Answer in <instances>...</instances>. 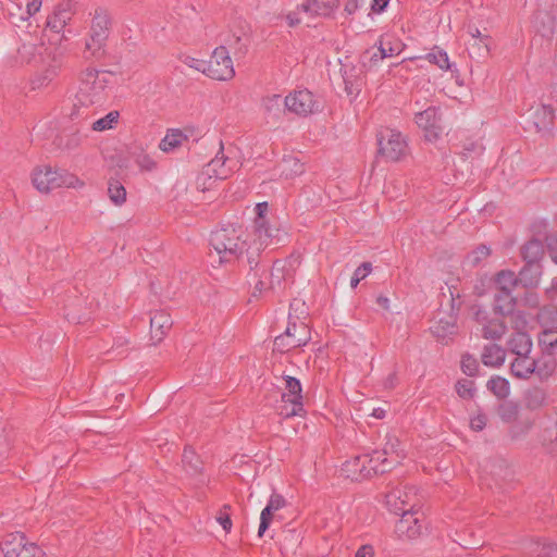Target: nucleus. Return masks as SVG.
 <instances>
[{
  "instance_id": "1",
  "label": "nucleus",
  "mask_w": 557,
  "mask_h": 557,
  "mask_svg": "<svg viewBox=\"0 0 557 557\" xmlns=\"http://www.w3.org/2000/svg\"><path fill=\"white\" fill-rule=\"evenodd\" d=\"M240 226L227 225L211 233L210 245L220 257V262H231L243 258L247 239H243Z\"/></svg>"
},
{
  "instance_id": "2",
  "label": "nucleus",
  "mask_w": 557,
  "mask_h": 557,
  "mask_svg": "<svg viewBox=\"0 0 557 557\" xmlns=\"http://www.w3.org/2000/svg\"><path fill=\"white\" fill-rule=\"evenodd\" d=\"M32 182L34 187L40 193H49L60 187L77 188L84 186V183L75 175L65 171H55L50 166H38L33 171Z\"/></svg>"
},
{
  "instance_id": "3",
  "label": "nucleus",
  "mask_w": 557,
  "mask_h": 557,
  "mask_svg": "<svg viewBox=\"0 0 557 557\" xmlns=\"http://www.w3.org/2000/svg\"><path fill=\"white\" fill-rule=\"evenodd\" d=\"M278 243V238L269 237L268 240H262L260 236H250L247 240V246L244 248L245 256L239 258L242 261H246L249 265L250 272H252L255 278V286L252 296L257 297L262 294L265 282L261 278V274L264 273V268L260 271V252L271 244Z\"/></svg>"
},
{
  "instance_id": "4",
  "label": "nucleus",
  "mask_w": 557,
  "mask_h": 557,
  "mask_svg": "<svg viewBox=\"0 0 557 557\" xmlns=\"http://www.w3.org/2000/svg\"><path fill=\"white\" fill-rule=\"evenodd\" d=\"M109 84L107 73L95 69H86L82 72L76 96L89 103L101 106L104 101V90Z\"/></svg>"
},
{
  "instance_id": "5",
  "label": "nucleus",
  "mask_w": 557,
  "mask_h": 557,
  "mask_svg": "<svg viewBox=\"0 0 557 557\" xmlns=\"http://www.w3.org/2000/svg\"><path fill=\"white\" fill-rule=\"evenodd\" d=\"M111 18L104 9H96L91 21L89 39L85 45L86 58H100L110 34Z\"/></svg>"
},
{
  "instance_id": "6",
  "label": "nucleus",
  "mask_w": 557,
  "mask_h": 557,
  "mask_svg": "<svg viewBox=\"0 0 557 557\" xmlns=\"http://www.w3.org/2000/svg\"><path fill=\"white\" fill-rule=\"evenodd\" d=\"M379 153L388 161H399L408 153V145L404 136L394 129H386L377 138Z\"/></svg>"
},
{
  "instance_id": "7",
  "label": "nucleus",
  "mask_w": 557,
  "mask_h": 557,
  "mask_svg": "<svg viewBox=\"0 0 557 557\" xmlns=\"http://www.w3.org/2000/svg\"><path fill=\"white\" fill-rule=\"evenodd\" d=\"M310 341V331L305 323L289 322L285 332L274 339V350L284 354L305 346Z\"/></svg>"
},
{
  "instance_id": "8",
  "label": "nucleus",
  "mask_w": 557,
  "mask_h": 557,
  "mask_svg": "<svg viewBox=\"0 0 557 557\" xmlns=\"http://www.w3.org/2000/svg\"><path fill=\"white\" fill-rule=\"evenodd\" d=\"M206 75L216 81H228L234 77L233 61L224 46L215 48L211 58L206 61Z\"/></svg>"
},
{
  "instance_id": "9",
  "label": "nucleus",
  "mask_w": 557,
  "mask_h": 557,
  "mask_svg": "<svg viewBox=\"0 0 557 557\" xmlns=\"http://www.w3.org/2000/svg\"><path fill=\"white\" fill-rule=\"evenodd\" d=\"M394 461L384 459L381 465L368 467L367 459H363V455L356 456L351 460H347L343 465V471L348 478L352 480H359L369 478L372 474H384L391 471L395 467Z\"/></svg>"
},
{
  "instance_id": "10",
  "label": "nucleus",
  "mask_w": 557,
  "mask_h": 557,
  "mask_svg": "<svg viewBox=\"0 0 557 557\" xmlns=\"http://www.w3.org/2000/svg\"><path fill=\"white\" fill-rule=\"evenodd\" d=\"M472 310L475 322L481 326L480 332L483 338L498 341L506 334L507 326L503 317L493 318L486 309L480 306H474Z\"/></svg>"
},
{
  "instance_id": "11",
  "label": "nucleus",
  "mask_w": 557,
  "mask_h": 557,
  "mask_svg": "<svg viewBox=\"0 0 557 557\" xmlns=\"http://www.w3.org/2000/svg\"><path fill=\"white\" fill-rule=\"evenodd\" d=\"M21 41L17 48V63L38 65L46 62L47 48L38 37L25 34V38H21Z\"/></svg>"
},
{
  "instance_id": "12",
  "label": "nucleus",
  "mask_w": 557,
  "mask_h": 557,
  "mask_svg": "<svg viewBox=\"0 0 557 557\" xmlns=\"http://www.w3.org/2000/svg\"><path fill=\"white\" fill-rule=\"evenodd\" d=\"M401 518L396 522L395 533L400 539L413 540L422 534L423 513L419 509H414V505H410L408 510L399 513Z\"/></svg>"
},
{
  "instance_id": "13",
  "label": "nucleus",
  "mask_w": 557,
  "mask_h": 557,
  "mask_svg": "<svg viewBox=\"0 0 557 557\" xmlns=\"http://www.w3.org/2000/svg\"><path fill=\"white\" fill-rule=\"evenodd\" d=\"M285 380V389L286 393L281 394L282 403H288L290 405V409H281L276 408L280 416H283L285 418L294 417L300 414V412L304 410L302 405V395H301V384L299 380L296 377L286 375L284 377Z\"/></svg>"
},
{
  "instance_id": "14",
  "label": "nucleus",
  "mask_w": 557,
  "mask_h": 557,
  "mask_svg": "<svg viewBox=\"0 0 557 557\" xmlns=\"http://www.w3.org/2000/svg\"><path fill=\"white\" fill-rule=\"evenodd\" d=\"M284 106L288 111L302 116H307L320 110L319 102L308 89L298 90L286 96Z\"/></svg>"
},
{
  "instance_id": "15",
  "label": "nucleus",
  "mask_w": 557,
  "mask_h": 557,
  "mask_svg": "<svg viewBox=\"0 0 557 557\" xmlns=\"http://www.w3.org/2000/svg\"><path fill=\"white\" fill-rule=\"evenodd\" d=\"M527 122L534 127L537 133H548L554 126V110L550 106L539 104L528 111Z\"/></svg>"
},
{
  "instance_id": "16",
  "label": "nucleus",
  "mask_w": 557,
  "mask_h": 557,
  "mask_svg": "<svg viewBox=\"0 0 557 557\" xmlns=\"http://www.w3.org/2000/svg\"><path fill=\"white\" fill-rule=\"evenodd\" d=\"M416 123L419 127L425 131V137L428 140H434L438 137L442 132L441 116L438 110L435 107H429L424 111L416 114Z\"/></svg>"
},
{
  "instance_id": "17",
  "label": "nucleus",
  "mask_w": 557,
  "mask_h": 557,
  "mask_svg": "<svg viewBox=\"0 0 557 557\" xmlns=\"http://www.w3.org/2000/svg\"><path fill=\"white\" fill-rule=\"evenodd\" d=\"M416 496L413 487H409L408 490H394L386 494V506L388 510L395 515L403 513V511L408 510L410 505H417L413 502V497Z\"/></svg>"
},
{
  "instance_id": "18",
  "label": "nucleus",
  "mask_w": 557,
  "mask_h": 557,
  "mask_svg": "<svg viewBox=\"0 0 557 557\" xmlns=\"http://www.w3.org/2000/svg\"><path fill=\"white\" fill-rule=\"evenodd\" d=\"M364 64H342L341 73L348 95H358L363 85Z\"/></svg>"
},
{
  "instance_id": "19",
  "label": "nucleus",
  "mask_w": 557,
  "mask_h": 557,
  "mask_svg": "<svg viewBox=\"0 0 557 557\" xmlns=\"http://www.w3.org/2000/svg\"><path fill=\"white\" fill-rule=\"evenodd\" d=\"M228 158L223 152V145L220 144V151L216 153L215 158L212 159L205 168H203V178H209L210 174L214 175V178L225 180L230 173L233 171V166L231 164Z\"/></svg>"
},
{
  "instance_id": "20",
  "label": "nucleus",
  "mask_w": 557,
  "mask_h": 557,
  "mask_svg": "<svg viewBox=\"0 0 557 557\" xmlns=\"http://www.w3.org/2000/svg\"><path fill=\"white\" fill-rule=\"evenodd\" d=\"M268 208V202H259L256 205L257 218L253 222V231L250 234V236H260L263 242L268 240L269 237L277 238L278 233V230L272 228L268 225L265 220Z\"/></svg>"
},
{
  "instance_id": "21",
  "label": "nucleus",
  "mask_w": 557,
  "mask_h": 557,
  "mask_svg": "<svg viewBox=\"0 0 557 557\" xmlns=\"http://www.w3.org/2000/svg\"><path fill=\"white\" fill-rule=\"evenodd\" d=\"M292 271V262L287 260H276L273 262L271 272H270V283L269 286L263 290L271 289L273 292H277L284 288V282L289 280Z\"/></svg>"
},
{
  "instance_id": "22",
  "label": "nucleus",
  "mask_w": 557,
  "mask_h": 557,
  "mask_svg": "<svg viewBox=\"0 0 557 557\" xmlns=\"http://www.w3.org/2000/svg\"><path fill=\"white\" fill-rule=\"evenodd\" d=\"M72 17V4L62 2L58 4L51 15L47 17V27L59 34Z\"/></svg>"
},
{
  "instance_id": "23",
  "label": "nucleus",
  "mask_w": 557,
  "mask_h": 557,
  "mask_svg": "<svg viewBox=\"0 0 557 557\" xmlns=\"http://www.w3.org/2000/svg\"><path fill=\"white\" fill-rule=\"evenodd\" d=\"M517 298L507 292L496 290L494 295L493 312L499 317L515 313Z\"/></svg>"
},
{
  "instance_id": "24",
  "label": "nucleus",
  "mask_w": 557,
  "mask_h": 557,
  "mask_svg": "<svg viewBox=\"0 0 557 557\" xmlns=\"http://www.w3.org/2000/svg\"><path fill=\"white\" fill-rule=\"evenodd\" d=\"M97 103H89L75 95L69 117L72 122L81 123L87 121L96 113Z\"/></svg>"
},
{
  "instance_id": "25",
  "label": "nucleus",
  "mask_w": 557,
  "mask_h": 557,
  "mask_svg": "<svg viewBox=\"0 0 557 557\" xmlns=\"http://www.w3.org/2000/svg\"><path fill=\"white\" fill-rule=\"evenodd\" d=\"M172 324L173 322L166 312L157 311L150 318L151 338L156 339L157 343L161 342Z\"/></svg>"
},
{
  "instance_id": "26",
  "label": "nucleus",
  "mask_w": 557,
  "mask_h": 557,
  "mask_svg": "<svg viewBox=\"0 0 557 557\" xmlns=\"http://www.w3.org/2000/svg\"><path fill=\"white\" fill-rule=\"evenodd\" d=\"M27 543L23 533H11L1 542V550L4 557H18L20 552H22Z\"/></svg>"
},
{
  "instance_id": "27",
  "label": "nucleus",
  "mask_w": 557,
  "mask_h": 557,
  "mask_svg": "<svg viewBox=\"0 0 557 557\" xmlns=\"http://www.w3.org/2000/svg\"><path fill=\"white\" fill-rule=\"evenodd\" d=\"M506 351L503 347L496 344L484 346L481 360L484 366L497 368L505 362Z\"/></svg>"
},
{
  "instance_id": "28",
  "label": "nucleus",
  "mask_w": 557,
  "mask_h": 557,
  "mask_svg": "<svg viewBox=\"0 0 557 557\" xmlns=\"http://www.w3.org/2000/svg\"><path fill=\"white\" fill-rule=\"evenodd\" d=\"M508 348L516 356L529 355L532 349V341L525 332H515L508 341Z\"/></svg>"
},
{
  "instance_id": "29",
  "label": "nucleus",
  "mask_w": 557,
  "mask_h": 557,
  "mask_svg": "<svg viewBox=\"0 0 557 557\" xmlns=\"http://www.w3.org/2000/svg\"><path fill=\"white\" fill-rule=\"evenodd\" d=\"M336 5V0H309L301 4V10L311 16H327Z\"/></svg>"
},
{
  "instance_id": "30",
  "label": "nucleus",
  "mask_w": 557,
  "mask_h": 557,
  "mask_svg": "<svg viewBox=\"0 0 557 557\" xmlns=\"http://www.w3.org/2000/svg\"><path fill=\"white\" fill-rule=\"evenodd\" d=\"M533 367L535 368L533 374H536L541 380H546L555 372L557 361L554 355L544 352L541 358L534 359Z\"/></svg>"
},
{
  "instance_id": "31",
  "label": "nucleus",
  "mask_w": 557,
  "mask_h": 557,
  "mask_svg": "<svg viewBox=\"0 0 557 557\" xmlns=\"http://www.w3.org/2000/svg\"><path fill=\"white\" fill-rule=\"evenodd\" d=\"M527 548L529 554L537 557H557V543L549 540L531 541Z\"/></svg>"
},
{
  "instance_id": "32",
  "label": "nucleus",
  "mask_w": 557,
  "mask_h": 557,
  "mask_svg": "<svg viewBox=\"0 0 557 557\" xmlns=\"http://www.w3.org/2000/svg\"><path fill=\"white\" fill-rule=\"evenodd\" d=\"M534 359L530 358L528 355L517 356L516 359L511 362V373L516 377L519 379H528L531 374H533L535 368Z\"/></svg>"
},
{
  "instance_id": "33",
  "label": "nucleus",
  "mask_w": 557,
  "mask_h": 557,
  "mask_svg": "<svg viewBox=\"0 0 557 557\" xmlns=\"http://www.w3.org/2000/svg\"><path fill=\"white\" fill-rule=\"evenodd\" d=\"M542 268L540 263L524 264L519 272L520 284L523 287H535L540 282Z\"/></svg>"
},
{
  "instance_id": "34",
  "label": "nucleus",
  "mask_w": 557,
  "mask_h": 557,
  "mask_svg": "<svg viewBox=\"0 0 557 557\" xmlns=\"http://www.w3.org/2000/svg\"><path fill=\"white\" fill-rule=\"evenodd\" d=\"M544 255V246L539 239H531L521 248V256L525 264L540 263Z\"/></svg>"
},
{
  "instance_id": "35",
  "label": "nucleus",
  "mask_w": 557,
  "mask_h": 557,
  "mask_svg": "<svg viewBox=\"0 0 557 557\" xmlns=\"http://www.w3.org/2000/svg\"><path fill=\"white\" fill-rule=\"evenodd\" d=\"M520 284L519 275L512 271H500L495 278L496 290L511 293Z\"/></svg>"
},
{
  "instance_id": "36",
  "label": "nucleus",
  "mask_w": 557,
  "mask_h": 557,
  "mask_svg": "<svg viewBox=\"0 0 557 557\" xmlns=\"http://www.w3.org/2000/svg\"><path fill=\"white\" fill-rule=\"evenodd\" d=\"M278 169L281 174L286 178H292L294 176L300 175L304 173V164L293 156H285L278 164Z\"/></svg>"
},
{
  "instance_id": "37",
  "label": "nucleus",
  "mask_w": 557,
  "mask_h": 557,
  "mask_svg": "<svg viewBox=\"0 0 557 557\" xmlns=\"http://www.w3.org/2000/svg\"><path fill=\"white\" fill-rule=\"evenodd\" d=\"M183 467L189 475H197L202 470V461L190 448H185L182 457Z\"/></svg>"
},
{
  "instance_id": "38",
  "label": "nucleus",
  "mask_w": 557,
  "mask_h": 557,
  "mask_svg": "<svg viewBox=\"0 0 557 557\" xmlns=\"http://www.w3.org/2000/svg\"><path fill=\"white\" fill-rule=\"evenodd\" d=\"M525 405L529 409L535 410L548 404L547 394L540 387L530 388L525 393Z\"/></svg>"
},
{
  "instance_id": "39",
  "label": "nucleus",
  "mask_w": 557,
  "mask_h": 557,
  "mask_svg": "<svg viewBox=\"0 0 557 557\" xmlns=\"http://www.w3.org/2000/svg\"><path fill=\"white\" fill-rule=\"evenodd\" d=\"M539 343L544 352L557 354V326L542 331L539 335Z\"/></svg>"
},
{
  "instance_id": "40",
  "label": "nucleus",
  "mask_w": 557,
  "mask_h": 557,
  "mask_svg": "<svg viewBox=\"0 0 557 557\" xmlns=\"http://www.w3.org/2000/svg\"><path fill=\"white\" fill-rule=\"evenodd\" d=\"M187 139V136L183 134L180 129H172L169 132L165 137L160 141L159 148L164 151L169 152L182 145L184 140Z\"/></svg>"
},
{
  "instance_id": "41",
  "label": "nucleus",
  "mask_w": 557,
  "mask_h": 557,
  "mask_svg": "<svg viewBox=\"0 0 557 557\" xmlns=\"http://www.w3.org/2000/svg\"><path fill=\"white\" fill-rule=\"evenodd\" d=\"M487 388L499 399H504L509 395V382L500 376H494L487 381Z\"/></svg>"
},
{
  "instance_id": "42",
  "label": "nucleus",
  "mask_w": 557,
  "mask_h": 557,
  "mask_svg": "<svg viewBox=\"0 0 557 557\" xmlns=\"http://www.w3.org/2000/svg\"><path fill=\"white\" fill-rule=\"evenodd\" d=\"M385 456L387 455H396L397 459L394 460L395 466L399 463V460L405 457L404 450L400 448V442L398 437L395 435H387L386 442L384 444V447L382 449ZM393 461V459H391Z\"/></svg>"
},
{
  "instance_id": "43",
  "label": "nucleus",
  "mask_w": 557,
  "mask_h": 557,
  "mask_svg": "<svg viewBox=\"0 0 557 557\" xmlns=\"http://www.w3.org/2000/svg\"><path fill=\"white\" fill-rule=\"evenodd\" d=\"M108 195L115 206H122L126 200V189L119 181L109 182Z\"/></svg>"
},
{
  "instance_id": "44",
  "label": "nucleus",
  "mask_w": 557,
  "mask_h": 557,
  "mask_svg": "<svg viewBox=\"0 0 557 557\" xmlns=\"http://www.w3.org/2000/svg\"><path fill=\"white\" fill-rule=\"evenodd\" d=\"M119 116L120 114L117 111H111L103 117L92 122L91 129L95 132H103L111 129L113 128L114 124L117 123Z\"/></svg>"
},
{
  "instance_id": "45",
  "label": "nucleus",
  "mask_w": 557,
  "mask_h": 557,
  "mask_svg": "<svg viewBox=\"0 0 557 557\" xmlns=\"http://www.w3.org/2000/svg\"><path fill=\"white\" fill-rule=\"evenodd\" d=\"M470 34L473 37L474 42L470 45L469 49L474 50L475 48H478L476 52H478L479 57L486 55L490 50V48H488L490 37L486 35L482 36L478 28L470 30Z\"/></svg>"
},
{
  "instance_id": "46",
  "label": "nucleus",
  "mask_w": 557,
  "mask_h": 557,
  "mask_svg": "<svg viewBox=\"0 0 557 557\" xmlns=\"http://www.w3.org/2000/svg\"><path fill=\"white\" fill-rule=\"evenodd\" d=\"M282 97L280 95L267 96L262 99V106L265 112L273 116H278L282 111Z\"/></svg>"
},
{
  "instance_id": "47",
  "label": "nucleus",
  "mask_w": 557,
  "mask_h": 557,
  "mask_svg": "<svg viewBox=\"0 0 557 557\" xmlns=\"http://www.w3.org/2000/svg\"><path fill=\"white\" fill-rule=\"evenodd\" d=\"M425 58L429 62L436 64L442 70L450 69L448 55L444 50L434 48Z\"/></svg>"
},
{
  "instance_id": "48",
  "label": "nucleus",
  "mask_w": 557,
  "mask_h": 557,
  "mask_svg": "<svg viewBox=\"0 0 557 557\" xmlns=\"http://www.w3.org/2000/svg\"><path fill=\"white\" fill-rule=\"evenodd\" d=\"M491 253L490 247L480 245L467 256V263L476 267L482 260L486 259Z\"/></svg>"
},
{
  "instance_id": "49",
  "label": "nucleus",
  "mask_w": 557,
  "mask_h": 557,
  "mask_svg": "<svg viewBox=\"0 0 557 557\" xmlns=\"http://www.w3.org/2000/svg\"><path fill=\"white\" fill-rule=\"evenodd\" d=\"M456 392L463 399H471L475 394L474 382L471 380H460L456 383Z\"/></svg>"
},
{
  "instance_id": "50",
  "label": "nucleus",
  "mask_w": 557,
  "mask_h": 557,
  "mask_svg": "<svg viewBox=\"0 0 557 557\" xmlns=\"http://www.w3.org/2000/svg\"><path fill=\"white\" fill-rule=\"evenodd\" d=\"M498 416L503 421L511 422L518 416V406L511 401L503 403L498 408Z\"/></svg>"
},
{
  "instance_id": "51",
  "label": "nucleus",
  "mask_w": 557,
  "mask_h": 557,
  "mask_svg": "<svg viewBox=\"0 0 557 557\" xmlns=\"http://www.w3.org/2000/svg\"><path fill=\"white\" fill-rule=\"evenodd\" d=\"M456 325L454 322L440 320L436 325L432 326V333L437 337H445L455 332Z\"/></svg>"
},
{
  "instance_id": "52",
  "label": "nucleus",
  "mask_w": 557,
  "mask_h": 557,
  "mask_svg": "<svg viewBox=\"0 0 557 557\" xmlns=\"http://www.w3.org/2000/svg\"><path fill=\"white\" fill-rule=\"evenodd\" d=\"M479 368L478 360L471 355H463L461 359V370L468 376H474Z\"/></svg>"
},
{
  "instance_id": "53",
  "label": "nucleus",
  "mask_w": 557,
  "mask_h": 557,
  "mask_svg": "<svg viewBox=\"0 0 557 557\" xmlns=\"http://www.w3.org/2000/svg\"><path fill=\"white\" fill-rule=\"evenodd\" d=\"M379 51L380 59H385L388 57L399 54L400 48L399 45L392 46L391 42L385 37H382L379 45Z\"/></svg>"
},
{
  "instance_id": "54",
  "label": "nucleus",
  "mask_w": 557,
  "mask_h": 557,
  "mask_svg": "<svg viewBox=\"0 0 557 557\" xmlns=\"http://www.w3.org/2000/svg\"><path fill=\"white\" fill-rule=\"evenodd\" d=\"M274 512L275 511L269 505H267L263 508V510L261 511L260 524H259V530H258L259 537H261L264 534V532L268 530Z\"/></svg>"
},
{
  "instance_id": "55",
  "label": "nucleus",
  "mask_w": 557,
  "mask_h": 557,
  "mask_svg": "<svg viewBox=\"0 0 557 557\" xmlns=\"http://www.w3.org/2000/svg\"><path fill=\"white\" fill-rule=\"evenodd\" d=\"M135 162L144 171H152L157 166L156 161L149 154L146 153L138 154L136 157Z\"/></svg>"
},
{
  "instance_id": "56",
  "label": "nucleus",
  "mask_w": 557,
  "mask_h": 557,
  "mask_svg": "<svg viewBox=\"0 0 557 557\" xmlns=\"http://www.w3.org/2000/svg\"><path fill=\"white\" fill-rule=\"evenodd\" d=\"M5 10L8 12V15H9V18H10L11 23H13L14 25L18 26V22H21L18 20V16L22 13H24L23 10H22L21 4L11 1L10 3L7 4Z\"/></svg>"
},
{
  "instance_id": "57",
  "label": "nucleus",
  "mask_w": 557,
  "mask_h": 557,
  "mask_svg": "<svg viewBox=\"0 0 557 557\" xmlns=\"http://www.w3.org/2000/svg\"><path fill=\"white\" fill-rule=\"evenodd\" d=\"M18 557H45V553L35 543H27L20 552Z\"/></svg>"
},
{
  "instance_id": "58",
  "label": "nucleus",
  "mask_w": 557,
  "mask_h": 557,
  "mask_svg": "<svg viewBox=\"0 0 557 557\" xmlns=\"http://www.w3.org/2000/svg\"><path fill=\"white\" fill-rule=\"evenodd\" d=\"M40 7H41V0H30L27 3L25 13H22L18 16V20L21 22L27 21L32 15H34L36 12L39 11Z\"/></svg>"
},
{
  "instance_id": "59",
  "label": "nucleus",
  "mask_w": 557,
  "mask_h": 557,
  "mask_svg": "<svg viewBox=\"0 0 557 557\" xmlns=\"http://www.w3.org/2000/svg\"><path fill=\"white\" fill-rule=\"evenodd\" d=\"M363 459H367L368 467L381 465L384 459H388L382 450H373L372 453L363 454Z\"/></svg>"
},
{
  "instance_id": "60",
  "label": "nucleus",
  "mask_w": 557,
  "mask_h": 557,
  "mask_svg": "<svg viewBox=\"0 0 557 557\" xmlns=\"http://www.w3.org/2000/svg\"><path fill=\"white\" fill-rule=\"evenodd\" d=\"M487 417L483 412H479L476 416L470 419V428L471 430L479 432L482 431L486 426Z\"/></svg>"
},
{
  "instance_id": "61",
  "label": "nucleus",
  "mask_w": 557,
  "mask_h": 557,
  "mask_svg": "<svg viewBox=\"0 0 557 557\" xmlns=\"http://www.w3.org/2000/svg\"><path fill=\"white\" fill-rule=\"evenodd\" d=\"M55 74H57V66L50 65L49 69H47V71L42 77H39L33 82V85H34L33 88L41 87L42 85L47 84L55 76Z\"/></svg>"
},
{
  "instance_id": "62",
  "label": "nucleus",
  "mask_w": 557,
  "mask_h": 557,
  "mask_svg": "<svg viewBox=\"0 0 557 557\" xmlns=\"http://www.w3.org/2000/svg\"><path fill=\"white\" fill-rule=\"evenodd\" d=\"M218 178H214L213 174L209 175V178H203V171L197 177V188L201 191H206L211 189L213 183L216 182Z\"/></svg>"
},
{
  "instance_id": "63",
  "label": "nucleus",
  "mask_w": 557,
  "mask_h": 557,
  "mask_svg": "<svg viewBox=\"0 0 557 557\" xmlns=\"http://www.w3.org/2000/svg\"><path fill=\"white\" fill-rule=\"evenodd\" d=\"M184 64L187 66L195 69L206 75V61L199 60L193 57H185L183 60Z\"/></svg>"
},
{
  "instance_id": "64",
  "label": "nucleus",
  "mask_w": 557,
  "mask_h": 557,
  "mask_svg": "<svg viewBox=\"0 0 557 557\" xmlns=\"http://www.w3.org/2000/svg\"><path fill=\"white\" fill-rule=\"evenodd\" d=\"M268 505L274 510V511H277L280 510L281 508L285 507L286 505V500L283 496L278 495V494H272L270 499H269V503Z\"/></svg>"
}]
</instances>
